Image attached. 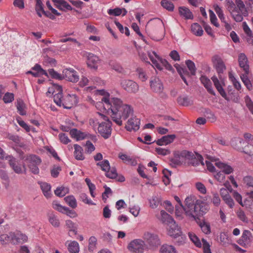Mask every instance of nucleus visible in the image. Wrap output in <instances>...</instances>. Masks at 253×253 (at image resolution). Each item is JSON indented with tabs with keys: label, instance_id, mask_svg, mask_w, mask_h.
<instances>
[{
	"label": "nucleus",
	"instance_id": "e2e57ef3",
	"mask_svg": "<svg viewBox=\"0 0 253 253\" xmlns=\"http://www.w3.org/2000/svg\"><path fill=\"white\" fill-rule=\"evenodd\" d=\"M63 97L62 92L57 93L54 95V101L59 106H62V98Z\"/></svg>",
	"mask_w": 253,
	"mask_h": 253
},
{
	"label": "nucleus",
	"instance_id": "a18cd8bd",
	"mask_svg": "<svg viewBox=\"0 0 253 253\" xmlns=\"http://www.w3.org/2000/svg\"><path fill=\"white\" fill-rule=\"evenodd\" d=\"M174 242L178 246L183 245L186 240V237L184 234H181L173 237Z\"/></svg>",
	"mask_w": 253,
	"mask_h": 253
},
{
	"label": "nucleus",
	"instance_id": "3c124183",
	"mask_svg": "<svg viewBox=\"0 0 253 253\" xmlns=\"http://www.w3.org/2000/svg\"><path fill=\"white\" fill-rule=\"evenodd\" d=\"M189 238L191 241L197 247H201L202 246V244L198 238V237L194 234L192 233H189L188 234Z\"/></svg>",
	"mask_w": 253,
	"mask_h": 253
},
{
	"label": "nucleus",
	"instance_id": "a211bd4d",
	"mask_svg": "<svg viewBox=\"0 0 253 253\" xmlns=\"http://www.w3.org/2000/svg\"><path fill=\"white\" fill-rule=\"evenodd\" d=\"M32 70L35 71V72H32V71H29L26 72L27 74H31L35 77H38L41 75H45L48 77V74L43 70L41 66L38 64H36L32 68Z\"/></svg>",
	"mask_w": 253,
	"mask_h": 253
},
{
	"label": "nucleus",
	"instance_id": "69168bd1",
	"mask_svg": "<svg viewBox=\"0 0 253 253\" xmlns=\"http://www.w3.org/2000/svg\"><path fill=\"white\" fill-rule=\"evenodd\" d=\"M122 13V9L120 8L117 7L114 9H109L108 10V13L110 15L119 16Z\"/></svg>",
	"mask_w": 253,
	"mask_h": 253
},
{
	"label": "nucleus",
	"instance_id": "4d7b16f0",
	"mask_svg": "<svg viewBox=\"0 0 253 253\" xmlns=\"http://www.w3.org/2000/svg\"><path fill=\"white\" fill-rule=\"evenodd\" d=\"M214 10L221 22H225V17L221 8L218 5H216L214 6Z\"/></svg>",
	"mask_w": 253,
	"mask_h": 253
},
{
	"label": "nucleus",
	"instance_id": "6ab92c4d",
	"mask_svg": "<svg viewBox=\"0 0 253 253\" xmlns=\"http://www.w3.org/2000/svg\"><path fill=\"white\" fill-rule=\"evenodd\" d=\"M200 79L208 92L213 95H215V92L212 87L211 82L210 80L205 76H202Z\"/></svg>",
	"mask_w": 253,
	"mask_h": 253
},
{
	"label": "nucleus",
	"instance_id": "774afa93",
	"mask_svg": "<svg viewBox=\"0 0 253 253\" xmlns=\"http://www.w3.org/2000/svg\"><path fill=\"white\" fill-rule=\"evenodd\" d=\"M244 182L249 188L253 189V177L251 176H247L244 178Z\"/></svg>",
	"mask_w": 253,
	"mask_h": 253
},
{
	"label": "nucleus",
	"instance_id": "412c9836",
	"mask_svg": "<svg viewBox=\"0 0 253 253\" xmlns=\"http://www.w3.org/2000/svg\"><path fill=\"white\" fill-rule=\"evenodd\" d=\"M247 142H245L243 139L240 138H234L231 140V145L235 149L238 151H242L244 145Z\"/></svg>",
	"mask_w": 253,
	"mask_h": 253
},
{
	"label": "nucleus",
	"instance_id": "c9c22d12",
	"mask_svg": "<svg viewBox=\"0 0 253 253\" xmlns=\"http://www.w3.org/2000/svg\"><path fill=\"white\" fill-rule=\"evenodd\" d=\"M161 253H176L174 247L171 245H164L160 249Z\"/></svg>",
	"mask_w": 253,
	"mask_h": 253
},
{
	"label": "nucleus",
	"instance_id": "dca6fc26",
	"mask_svg": "<svg viewBox=\"0 0 253 253\" xmlns=\"http://www.w3.org/2000/svg\"><path fill=\"white\" fill-rule=\"evenodd\" d=\"M176 138L175 134H169L165 135L157 140L154 141L152 143L156 142L157 145L160 146L166 145L172 143Z\"/></svg>",
	"mask_w": 253,
	"mask_h": 253
},
{
	"label": "nucleus",
	"instance_id": "338daca9",
	"mask_svg": "<svg viewBox=\"0 0 253 253\" xmlns=\"http://www.w3.org/2000/svg\"><path fill=\"white\" fill-rule=\"evenodd\" d=\"M96 242L97 239L94 236H91L89 238L88 240V250L89 251H93L95 247Z\"/></svg>",
	"mask_w": 253,
	"mask_h": 253
},
{
	"label": "nucleus",
	"instance_id": "13d9d810",
	"mask_svg": "<svg viewBox=\"0 0 253 253\" xmlns=\"http://www.w3.org/2000/svg\"><path fill=\"white\" fill-rule=\"evenodd\" d=\"M246 105L250 110V112L253 115V102L249 96H246L245 97Z\"/></svg>",
	"mask_w": 253,
	"mask_h": 253
},
{
	"label": "nucleus",
	"instance_id": "2f4dec72",
	"mask_svg": "<svg viewBox=\"0 0 253 253\" xmlns=\"http://www.w3.org/2000/svg\"><path fill=\"white\" fill-rule=\"evenodd\" d=\"M48 219L49 223L54 227L57 228L60 226V223L58 218L53 213L48 214Z\"/></svg>",
	"mask_w": 253,
	"mask_h": 253
},
{
	"label": "nucleus",
	"instance_id": "49530a36",
	"mask_svg": "<svg viewBox=\"0 0 253 253\" xmlns=\"http://www.w3.org/2000/svg\"><path fill=\"white\" fill-rule=\"evenodd\" d=\"M52 207L54 210L63 213H65V211L67 210V207L62 206L56 201L53 202Z\"/></svg>",
	"mask_w": 253,
	"mask_h": 253
},
{
	"label": "nucleus",
	"instance_id": "f03ea898",
	"mask_svg": "<svg viewBox=\"0 0 253 253\" xmlns=\"http://www.w3.org/2000/svg\"><path fill=\"white\" fill-rule=\"evenodd\" d=\"M186 208L184 210L187 216L195 220L199 219V217L205 214L209 210V205L200 200H197L194 196L187 197L185 200Z\"/></svg>",
	"mask_w": 253,
	"mask_h": 253
},
{
	"label": "nucleus",
	"instance_id": "5fc2aeb1",
	"mask_svg": "<svg viewBox=\"0 0 253 253\" xmlns=\"http://www.w3.org/2000/svg\"><path fill=\"white\" fill-rule=\"evenodd\" d=\"M48 73L53 79L62 80L64 79L63 75H61L55 71L53 69L48 70Z\"/></svg>",
	"mask_w": 253,
	"mask_h": 253
},
{
	"label": "nucleus",
	"instance_id": "bb28decb",
	"mask_svg": "<svg viewBox=\"0 0 253 253\" xmlns=\"http://www.w3.org/2000/svg\"><path fill=\"white\" fill-rule=\"evenodd\" d=\"M236 5H237V9L241 12L245 17L248 15V11L245 7V5L242 0H236Z\"/></svg>",
	"mask_w": 253,
	"mask_h": 253
},
{
	"label": "nucleus",
	"instance_id": "473e14b6",
	"mask_svg": "<svg viewBox=\"0 0 253 253\" xmlns=\"http://www.w3.org/2000/svg\"><path fill=\"white\" fill-rule=\"evenodd\" d=\"M41 188L43 193L44 196L46 198H49L50 197L51 193V186L50 184L46 183V182H41Z\"/></svg>",
	"mask_w": 253,
	"mask_h": 253
},
{
	"label": "nucleus",
	"instance_id": "58836bf2",
	"mask_svg": "<svg viewBox=\"0 0 253 253\" xmlns=\"http://www.w3.org/2000/svg\"><path fill=\"white\" fill-rule=\"evenodd\" d=\"M177 101L179 105L184 106H188L192 104L191 100L187 96H179L177 99Z\"/></svg>",
	"mask_w": 253,
	"mask_h": 253
},
{
	"label": "nucleus",
	"instance_id": "4468645a",
	"mask_svg": "<svg viewBox=\"0 0 253 253\" xmlns=\"http://www.w3.org/2000/svg\"><path fill=\"white\" fill-rule=\"evenodd\" d=\"M140 124V120L135 117L129 119L126 126V128L127 131H136L139 129Z\"/></svg>",
	"mask_w": 253,
	"mask_h": 253
},
{
	"label": "nucleus",
	"instance_id": "423d86ee",
	"mask_svg": "<svg viewBox=\"0 0 253 253\" xmlns=\"http://www.w3.org/2000/svg\"><path fill=\"white\" fill-rule=\"evenodd\" d=\"M144 241L141 239H135L128 245V249L134 253H143Z\"/></svg>",
	"mask_w": 253,
	"mask_h": 253
},
{
	"label": "nucleus",
	"instance_id": "b1692460",
	"mask_svg": "<svg viewBox=\"0 0 253 253\" xmlns=\"http://www.w3.org/2000/svg\"><path fill=\"white\" fill-rule=\"evenodd\" d=\"M215 165L217 167L221 169L222 170V171L224 174H229L232 173L233 171V169L231 166L220 162H216Z\"/></svg>",
	"mask_w": 253,
	"mask_h": 253
},
{
	"label": "nucleus",
	"instance_id": "5701e85b",
	"mask_svg": "<svg viewBox=\"0 0 253 253\" xmlns=\"http://www.w3.org/2000/svg\"><path fill=\"white\" fill-rule=\"evenodd\" d=\"M161 220L165 224L170 226L175 222L173 218L164 210L161 211Z\"/></svg>",
	"mask_w": 253,
	"mask_h": 253
},
{
	"label": "nucleus",
	"instance_id": "20e7f679",
	"mask_svg": "<svg viewBox=\"0 0 253 253\" xmlns=\"http://www.w3.org/2000/svg\"><path fill=\"white\" fill-rule=\"evenodd\" d=\"M25 160L28 163V167L33 173L37 174L39 173L38 166L42 163V160L39 157L36 155H30L26 156Z\"/></svg>",
	"mask_w": 253,
	"mask_h": 253
},
{
	"label": "nucleus",
	"instance_id": "7ed1b4c3",
	"mask_svg": "<svg viewBox=\"0 0 253 253\" xmlns=\"http://www.w3.org/2000/svg\"><path fill=\"white\" fill-rule=\"evenodd\" d=\"M213 62L220 81L215 76L212 77L211 79L215 88L221 96L226 100H228L226 93L222 87V84L224 85V83L223 82V78L222 77V74L226 70V66L222 60L217 55L213 57Z\"/></svg>",
	"mask_w": 253,
	"mask_h": 253
},
{
	"label": "nucleus",
	"instance_id": "9d476101",
	"mask_svg": "<svg viewBox=\"0 0 253 253\" xmlns=\"http://www.w3.org/2000/svg\"><path fill=\"white\" fill-rule=\"evenodd\" d=\"M86 56L87 59V66L91 69L96 70L100 62L99 57L97 55L90 52H87Z\"/></svg>",
	"mask_w": 253,
	"mask_h": 253
},
{
	"label": "nucleus",
	"instance_id": "052dcab7",
	"mask_svg": "<svg viewBox=\"0 0 253 253\" xmlns=\"http://www.w3.org/2000/svg\"><path fill=\"white\" fill-rule=\"evenodd\" d=\"M227 9L230 13L233 12L237 11V7L236 4L233 2L232 0H227Z\"/></svg>",
	"mask_w": 253,
	"mask_h": 253
},
{
	"label": "nucleus",
	"instance_id": "f8f14e48",
	"mask_svg": "<svg viewBox=\"0 0 253 253\" xmlns=\"http://www.w3.org/2000/svg\"><path fill=\"white\" fill-rule=\"evenodd\" d=\"M78 103L77 95L68 94L64 99L62 103L63 107L67 109H70Z\"/></svg>",
	"mask_w": 253,
	"mask_h": 253
},
{
	"label": "nucleus",
	"instance_id": "ea45409f",
	"mask_svg": "<svg viewBox=\"0 0 253 253\" xmlns=\"http://www.w3.org/2000/svg\"><path fill=\"white\" fill-rule=\"evenodd\" d=\"M197 158L194 157V158L191 159L190 164L194 167L198 166L200 164H201L202 166H204V163L203 162L204 159L203 157L199 154L197 155Z\"/></svg>",
	"mask_w": 253,
	"mask_h": 253
},
{
	"label": "nucleus",
	"instance_id": "9b49d317",
	"mask_svg": "<svg viewBox=\"0 0 253 253\" xmlns=\"http://www.w3.org/2000/svg\"><path fill=\"white\" fill-rule=\"evenodd\" d=\"M64 79L73 83H77L79 80V77L77 72L73 69H65L63 71Z\"/></svg>",
	"mask_w": 253,
	"mask_h": 253
},
{
	"label": "nucleus",
	"instance_id": "4be33fe9",
	"mask_svg": "<svg viewBox=\"0 0 253 253\" xmlns=\"http://www.w3.org/2000/svg\"><path fill=\"white\" fill-rule=\"evenodd\" d=\"M13 243L22 244L27 241L28 239L27 236L20 232L13 233Z\"/></svg>",
	"mask_w": 253,
	"mask_h": 253
},
{
	"label": "nucleus",
	"instance_id": "a878e982",
	"mask_svg": "<svg viewBox=\"0 0 253 253\" xmlns=\"http://www.w3.org/2000/svg\"><path fill=\"white\" fill-rule=\"evenodd\" d=\"M201 217H199L200 218ZM198 224L199 226L201 227L202 231L206 234H209L211 233V226L209 223L205 222V221H201L200 218L195 220Z\"/></svg>",
	"mask_w": 253,
	"mask_h": 253
},
{
	"label": "nucleus",
	"instance_id": "72a5a7b5",
	"mask_svg": "<svg viewBox=\"0 0 253 253\" xmlns=\"http://www.w3.org/2000/svg\"><path fill=\"white\" fill-rule=\"evenodd\" d=\"M191 28L192 33L197 36H201L203 34L202 27L197 23L192 24Z\"/></svg>",
	"mask_w": 253,
	"mask_h": 253
},
{
	"label": "nucleus",
	"instance_id": "37998d69",
	"mask_svg": "<svg viewBox=\"0 0 253 253\" xmlns=\"http://www.w3.org/2000/svg\"><path fill=\"white\" fill-rule=\"evenodd\" d=\"M35 10L37 12L38 15L42 17L41 12L42 13L43 9V4L42 3V0H36Z\"/></svg>",
	"mask_w": 253,
	"mask_h": 253
},
{
	"label": "nucleus",
	"instance_id": "7c9ffc66",
	"mask_svg": "<svg viewBox=\"0 0 253 253\" xmlns=\"http://www.w3.org/2000/svg\"><path fill=\"white\" fill-rule=\"evenodd\" d=\"M16 106L18 112L21 115L24 116L26 114V112L24 110L25 108V104L22 99L19 98L17 100Z\"/></svg>",
	"mask_w": 253,
	"mask_h": 253
},
{
	"label": "nucleus",
	"instance_id": "cd10ccee",
	"mask_svg": "<svg viewBox=\"0 0 253 253\" xmlns=\"http://www.w3.org/2000/svg\"><path fill=\"white\" fill-rule=\"evenodd\" d=\"M170 229L169 230V235L170 236L175 237L182 234V232L180 230V228L176 225V223H173L172 225H170Z\"/></svg>",
	"mask_w": 253,
	"mask_h": 253
},
{
	"label": "nucleus",
	"instance_id": "603ef678",
	"mask_svg": "<svg viewBox=\"0 0 253 253\" xmlns=\"http://www.w3.org/2000/svg\"><path fill=\"white\" fill-rule=\"evenodd\" d=\"M242 152L249 156L253 155V145L246 143Z\"/></svg>",
	"mask_w": 253,
	"mask_h": 253
},
{
	"label": "nucleus",
	"instance_id": "2eb2a0df",
	"mask_svg": "<svg viewBox=\"0 0 253 253\" xmlns=\"http://www.w3.org/2000/svg\"><path fill=\"white\" fill-rule=\"evenodd\" d=\"M151 89L155 92L161 93L163 90V85L160 80L156 77H152L150 82Z\"/></svg>",
	"mask_w": 253,
	"mask_h": 253
},
{
	"label": "nucleus",
	"instance_id": "393cba45",
	"mask_svg": "<svg viewBox=\"0 0 253 253\" xmlns=\"http://www.w3.org/2000/svg\"><path fill=\"white\" fill-rule=\"evenodd\" d=\"M179 12L181 16L184 17L186 19H192L193 15L189 8L181 6L179 7Z\"/></svg>",
	"mask_w": 253,
	"mask_h": 253
},
{
	"label": "nucleus",
	"instance_id": "f257e3e1",
	"mask_svg": "<svg viewBox=\"0 0 253 253\" xmlns=\"http://www.w3.org/2000/svg\"><path fill=\"white\" fill-rule=\"evenodd\" d=\"M102 95H104L101 99L102 102L105 103L104 107L107 108L108 112L111 113L112 120L118 125L122 126V121L127 119L129 115L132 114V110L129 105L124 104L122 101L118 98H112L111 100L109 98V94L104 90L100 91Z\"/></svg>",
	"mask_w": 253,
	"mask_h": 253
},
{
	"label": "nucleus",
	"instance_id": "bf43d9fd",
	"mask_svg": "<svg viewBox=\"0 0 253 253\" xmlns=\"http://www.w3.org/2000/svg\"><path fill=\"white\" fill-rule=\"evenodd\" d=\"M169 161L170 165L173 168H176L181 164L178 156L177 157L176 155H175V158H169Z\"/></svg>",
	"mask_w": 253,
	"mask_h": 253
},
{
	"label": "nucleus",
	"instance_id": "de8ad7c7",
	"mask_svg": "<svg viewBox=\"0 0 253 253\" xmlns=\"http://www.w3.org/2000/svg\"><path fill=\"white\" fill-rule=\"evenodd\" d=\"M185 63L190 71V75L194 76L196 74V70L195 63L190 60H186Z\"/></svg>",
	"mask_w": 253,
	"mask_h": 253
},
{
	"label": "nucleus",
	"instance_id": "79ce46f5",
	"mask_svg": "<svg viewBox=\"0 0 253 253\" xmlns=\"http://www.w3.org/2000/svg\"><path fill=\"white\" fill-rule=\"evenodd\" d=\"M69 192V189L65 187H57L54 191L55 194L59 197H64Z\"/></svg>",
	"mask_w": 253,
	"mask_h": 253
},
{
	"label": "nucleus",
	"instance_id": "aec40b11",
	"mask_svg": "<svg viewBox=\"0 0 253 253\" xmlns=\"http://www.w3.org/2000/svg\"><path fill=\"white\" fill-rule=\"evenodd\" d=\"M54 6L59 10H64V8L68 10L73 9L72 6L65 0H52Z\"/></svg>",
	"mask_w": 253,
	"mask_h": 253
},
{
	"label": "nucleus",
	"instance_id": "ddd939ff",
	"mask_svg": "<svg viewBox=\"0 0 253 253\" xmlns=\"http://www.w3.org/2000/svg\"><path fill=\"white\" fill-rule=\"evenodd\" d=\"M5 159L8 161L9 165L15 173L18 174L22 173V168L17 163L15 158L11 155H7L5 157Z\"/></svg>",
	"mask_w": 253,
	"mask_h": 253
},
{
	"label": "nucleus",
	"instance_id": "e433bc0d",
	"mask_svg": "<svg viewBox=\"0 0 253 253\" xmlns=\"http://www.w3.org/2000/svg\"><path fill=\"white\" fill-rule=\"evenodd\" d=\"M64 200L66 203L73 209H75L77 207V201L75 198L72 196L70 195L64 198Z\"/></svg>",
	"mask_w": 253,
	"mask_h": 253
},
{
	"label": "nucleus",
	"instance_id": "c756f323",
	"mask_svg": "<svg viewBox=\"0 0 253 253\" xmlns=\"http://www.w3.org/2000/svg\"><path fill=\"white\" fill-rule=\"evenodd\" d=\"M68 251L70 253H79L80 247L77 241H71L67 246Z\"/></svg>",
	"mask_w": 253,
	"mask_h": 253
},
{
	"label": "nucleus",
	"instance_id": "c85d7f7f",
	"mask_svg": "<svg viewBox=\"0 0 253 253\" xmlns=\"http://www.w3.org/2000/svg\"><path fill=\"white\" fill-rule=\"evenodd\" d=\"M75 148L74 156L78 160H83L84 158L83 154V149L81 146L78 144L74 145Z\"/></svg>",
	"mask_w": 253,
	"mask_h": 253
},
{
	"label": "nucleus",
	"instance_id": "a19ab883",
	"mask_svg": "<svg viewBox=\"0 0 253 253\" xmlns=\"http://www.w3.org/2000/svg\"><path fill=\"white\" fill-rule=\"evenodd\" d=\"M13 232L9 233V235L2 234L0 236V241L2 244H5L9 242L13 243Z\"/></svg>",
	"mask_w": 253,
	"mask_h": 253
},
{
	"label": "nucleus",
	"instance_id": "6e6d98bb",
	"mask_svg": "<svg viewBox=\"0 0 253 253\" xmlns=\"http://www.w3.org/2000/svg\"><path fill=\"white\" fill-rule=\"evenodd\" d=\"M136 72L138 74L139 79L142 82L145 81L148 79V77L143 69L140 68H137Z\"/></svg>",
	"mask_w": 253,
	"mask_h": 253
},
{
	"label": "nucleus",
	"instance_id": "f704fd0d",
	"mask_svg": "<svg viewBox=\"0 0 253 253\" xmlns=\"http://www.w3.org/2000/svg\"><path fill=\"white\" fill-rule=\"evenodd\" d=\"M152 53L155 56L156 58L159 60L162 63V64L165 67V68L171 71L173 70V69L171 65L165 59H162L161 58L155 51H153Z\"/></svg>",
	"mask_w": 253,
	"mask_h": 253
},
{
	"label": "nucleus",
	"instance_id": "0eeeda50",
	"mask_svg": "<svg viewBox=\"0 0 253 253\" xmlns=\"http://www.w3.org/2000/svg\"><path fill=\"white\" fill-rule=\"evenodd\" d=\"M144 243H146L150 247H156L160 245V240L158 236L155 234L150 232H146L143 235Z\"/></svg>",
	"mask_w": 253,
	"mask_h": 253
},
{
	"label": "nucleus",
	"instance_id": "864d4df0",
	"mask_svg": "<svg viewBox=\"0 0 253 253\" xmlns=\"http://www.w3.org/2000/svg\"><path fill=\"white\" fill-rule=\"evenodd\" d=\"M241 12L239 11H235V12H233L232 13H230L232 18L234 19V20L237 22H241L243 19L244 15L240 13Z\"/></svg>",
	"mask_w": 253,
	"mask_h": 253
},
{
	"label": "nucleus",
	"instance_id": "8fccbe9b",
	"mask_svg": "<svg viewBox=\"0 0 253 253\" xmlns=\"http://www.w3.org/2000/svg\"><path fill=\"white\" fill-rule=\"evenodd\" d=\"M110 171H107L105 175L106 177L110 178V179H115L118 176V173L117 172V169L115 167L110 168Z\"/></svg>",
	"mask_w": 253,
	"mask_h": 253
},
{
	"label": "nucleus",
	"instance_id": "4c0bfd02",
	"mask_svg": "<svg viewBox=\"0 0 253 253\" xmlns=\"http://www.w3.org/2000/svg\"><path fill=\"white\" fill-rule=\"evenodd\" d=\"M248 74H246L245 73V74H242L240 77L242 82H243L244 84L246 86V87L248 88V89L251 90L252 89L253 85L250 80L248 78Z\"/></svg>",
	"mask_w": 253,
	"mask_h": 253
},
{
	"label": "nucleus",
	"instance_id": "0e129e2a",
	"mask_svg": "<svg viewBox=\"0 0 253 253\" xmlns=\"http://www.w3.org/2000/svg\"><path fill=\"white\" fill-rule=\"evenodd\" d=\"M210 17L211 23L213 24L215 27H218L219 24L217 22V18L215 14L211 10H209Z\"/></svg>",
	"mask_w": 253,
	"mask_h": 253
},
{
	"label": "nucleus",
	"instance_id": "1a4fd4ad",
	"mask_svg": "<svg viewBox=\"0 0 253 253\" xmlns=\"http://www.w3.org/2000/svg\"><path fill=\"white\" fill-rule=\"evenodd\" d=\"M253 239V236L250 231L245 230L240 239L238 241V243L241 246L247 248L251 245V243Z\"/></svg>",
	"mask_w": 253,
	"mask_h": 253
},
{
	"label": "nucleus",
	"instance_id": "09e8293b",
	"mask_svg": "<svg viewBox=\"0 0 253 253\" xmlns=\"http://www.w3.org/2000/svg\"><path fill=\"white\" fill-rule=\"evenodd\" d=\"M162 6L169 11H172L174 9L173 4L167 0H162L161 2Z\"/></svg>",
	"mask_w": 253,
	"mask_h": 253
},
{
	"label": "nucleus",
	"instance_id": "39448f33",
	"mask_svg": "<svg viewBox=\"0 0 253 253\" xmlns=\"http://www.w3.org/2000/svg\"><path fill=\"white\" fill-rule=\"evenodd\" d=\"M120 84L125 91L129 93H136L139 90L138 84L131 80L122 79L120 81Z\"/></svg>",
	"mask_w": 253,
	"mask_h": 253
},
{
	"label": "nucleus",
	"instance_id": "c03bdc74",
	"mask_svg": "<svg viewBox=\"0 0 253 253\" xmlns=\"http://www.w3.org/2000/svg\"><path fill=\"white\" fill-rule=\"evenodd\" d=\"M96 165L98 166H100L101 169L105 172H107L110 169V163L107 160H104L101 162H98Z\"/></svg>",
	"mask_w": 253,
	"mask_h": 253
},
{
	"label": "nucleus",
	"instance_id": "f3484780",
	"mask_svg": "<svg viewBox=\"0 0 253 253\" xmlns=\"http://www.w3.org/2000/svg\"><path fill=\"white\" fill-rule=\"evenodd\" d=\"M238 61L240 67L243 69L246 74H249L250 71L248 60L244 53L239 54Z\"/></svg>",
	"mask_w": 253,
	"mask_h": 253
},
{
	"label": "nucleus",
	"instance_id": "680f3d73",
	"mask_svg": "<svg viewBox=\"0 0 253 253\" xmlns=\"http://www.w3.org/2000/svg\"><path fill=\"white\" fill-rule=\"evenodd\" d=\"M14 94L12 93L6 92L3 97V100L5 103H9L14 100Z\"/></svg>",
	"mask_w": 253,
	"mask_h": 253
},
{
	"label": "nucleus",
	"instance_id": "6e6552de",
	"mask_svg": "<svg viewBox=\"0 0 253 253\" xmlns=\"http://www.w3.org/2000/svg\"><path fill=\"white\" fill-rule=\"evenodd\" d=\"M112 123L102 122L99 125L98 131L99 134L105 139L108 138L111 134Z\"/></svg>",
	"mask_w": 253,
	"mask_h": 253
}]
</instances>
